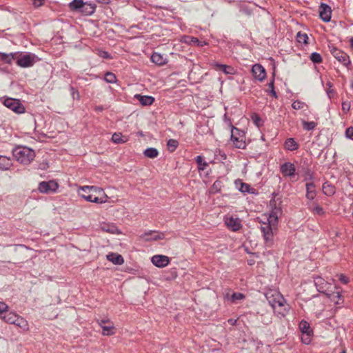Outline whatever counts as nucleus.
Returning a JSON list of instances; mask_svg holds the SVG:
<instances>
[{
	"label": "nucleus",
	"mask_w": 353,
	"mask_h": 353,
	"mask_svg": "<svg viewBox=\"0 0 353 353\" xmlns=\"http://www.w3.org/2000/svg\"><path fill=\"white\" fill-rule=\"evenodd\" d=\"M271 293V296H269L270 293L266 294L270 305L279 318L285 317L291 308L290 305L287 303L286 300L279 292L274 291Z\"/></svg>",
	"instance_id": "nucleus-1"
},
{
	"label": "nucleus",
	"mask_w": 353,
	"mask_h": 353,
	"mask_svg": "<svg viewBox=\"0 0 353 353\" xmlns=\"http://www.w3.org/2000/svg\"><path fill=\"white\" fill-rule=\"evenodd\" d=\"M314 285L317 291L320 293L325 294L330 299L335 303L336 305L341 304L343 301L342 296L339 292H330L332 288V284L325 281L321 276L314 277Z\"/></svg>",
	"instance_id": "nucleus-2"
},
{
	"label": "nucleus",
	"mask_w": 353,
	"mask_h": 353,
	"mask_svg": "<svg viewBox=\"0 0 353 353\" xmlns=\"http://www.w3.org/2000/svg\"><path fill=\"white\" fill-rule=\"evenodd\" d=\"M12 155L17 161L21 164H29L34 158L33 150L26 146L18 145L12 150Z\"/></svg>",
	"instance_id": "nucleus-3"
},
{
	"label": "nucleus",
	"mask_w": 353,
	"mask_h": 353,
	"mask_svg": "<svg viewBox=\"0 0 353 353\" xmlns=\"http://www.w3.org/2000/svg\"><path fill=\"white\" fill-rule=\"evenodd\" d=\"M1 319L7 323L12 324L19 327L23 332H28L29 330V324L28 321L23 317L18 315L14 312H9L8 310L1 315Z\"/></svg>",
	"instance_id": "nucleus-4"
},
{
	"label": "nucleus",
	"mask_w": 353,
	"mask_h": 353,
	"mask_svg": "<svg viewBox=\"0 0 353 353\" xmlns=\"http://www.w3.org/2000/svg\"><path fill=\"white\" fill-rule=\"evenodd\" d=\"M68 7L75 12L89 16L95 12L97 6L95 3H91L89 1H70Z\"/></svg>",
	"instance_id": "nucleus-5"
},
{
	"label": "nucleus",
	"mask_w": 353,
	"mask_h": 353,
	"mask_svg": "<svg viewBox=\"0 0 353 353\" xmlns=\"http://www.w3.org/2000/svg\"><path fill=\"white\" fill-rule=\"evenodd\" d=\"M16 64L23 68L33 66L40 59L34 53L17 52Z\"/></svg>",
	"instance_id": "nucleus-6"
},
{
	"label": "nucleus",
	"mask_w": 353,
	"mask_h": 353,
	"mask_svg": "<svg viewBox=\"0 0 353 353\" xmlns=\"http://www.w3.org/2000/svg\"><path fill=\"white\" fill-rule=\"evenodd\" d=\"M277 223L263 222L260 226V230L264 240L265 247L271 248L274 243V233L272 226L276 225Z\"/></svg>",
	"instance_id": "nucleus-7"
},
{
	"label": "nucleus",
	"mask_w": 353,
	"mask_h": 353,
	"mask_svg": "<svg viewBox=\"0 0 353 353\" xmlns=\"http://www.w3.org/2000/svg\"><path fill=\"white\" fill-rule=\"evenodd\" d=\"M245 138V133L243 130L232 126L230 140L232 141L235 148L245 149L246 147Z\"/></svg>",
	"instance_id": "nucleus-8"
},
{
	"label": "nucleus",
	"mask_w": 353,
	"mask_h": 353,
	"mask_svg": "<svg viewBox=\"0 0 353 353\" xmlns=\"http://www.w3.org/2000/svg\"><path fill=\"white\" fill-rule=\"evenodd\" d=\"M0 100L6 107L17 114H22L26 111L24 105L19 99L6 97L1 98Z\"/></svg>",
	"instance_id": "nucleus-9"
},
{
	"label": "nucleus",
	"mask_w": 353,
	"mask_h": 353,
	"mask_svg": "<svg viewBox=\"0 0 353 353\" xmlns=\"http://www.w3.org/2000/svg\"><path fill=\"white\" fill-rule=\"evenodd\" d=\"M330 52L332 56L345 67L349 69V66L351 64V61L349 55L345 52L338 49L337 48L332 46H329Z\"/></svg>",
	"instance_id": "nucleus-10"
},
{
	"label": "nucleus",
	"mask_w": 353,
	"mask_h": 353,
	"mask_svg": "<svg viewBox=\"0 0 353 353\" xmlns=\"http://www.w3.org/2000/svg\"><path fill=\"white\" fill-rule=\"evenodd\" d=\"M270 206L271 208V210L268 217V221L270 223H277L279 215L282 213V208L281 206L276 205V203L274 199L270 200Z\"/></svg>",
	"instance_id": "nucleus-11"
},
{
	"label": "nucleus",
	"mask_w": 353,
	"mask_h": 353,
	"mask_svg": "<svg viewBox=\"0 0 353 353\" xmlns=\"http://www.w3.org/2000/svg\"><path fill=\"white\" fill-rule=\"evenodd\" d=\"M59 188L58 183L53 181H42L39 183L38 190L40 192L44 194H49L54 192Z\"/></svg>",
	"instance_id": "nucleus-12"
},
{
	"label": "nucleus",
	"mask_w": 353,
	"mask_h": 353,
	"mask_svg": "<svg viewBox=\"0 0 353 353\" xmlns=\"http://www.w3.org/2000/svg\"><path fill=\"white\" fill-rule=\"evenodd\" d=\"M280 172L284 177L293 179L296 175V168L294 163L285 162L280 165Z\"/></svg>",
	"instance_id": "nucleus-13"
},
{
	"label": "nucleus",
	"mask_w": 353,
	"mask_h": 353,
	"mask_svg": "<svg viewBox=\"0 0 353 353\" xmlns=\"http://www.w3.org/2000/svg\"><path fill=\"white\" fill-rule=\"evenodd\" d=\"M319 17L324 22H330L332 18V8L325 3H321L319 8Z\"/></svg>",
	"instance_id": "nucleus-14"
},
{
	"label": "nucleus",
	"mask_w": 353,
	"mask_h": 353,
	"mask_svg": "<svg viewBox=\"0 0 353 353\" xmlns=\"http://www.w3.org/2000/svg\"><path fill=\"white\" fill-rule=\"evenodd\" d=\"M139 237L145 241H157L163 239L165 234L155 230H149L141 234Z\"/></svg>",
	"instance_id": "nucleus-15"
},
{
	"label": "nucleus",
	"mask_w": 353,
	"mask_h": 353,
	"mask_svg": "<svg viewBox=\"0 0 353 353\" xmlns=\"http://www.w3.org/2000/svg\"><path fill=\"white\" fill-rule=\"evenodd\" d=\"M252 73L254 78L259 81H263L266 77V71L264 67L259 63L252 65Z\"/></svg>",
	"instance_id": "nucleus-16"
},
{
	"label": "nucleus",
	"mask_w": 353,
	"mask_h": 353,
	"mask_svg": "<svg viewBox=\"0 0 353 353\" xmlns=\"http://www.w3.org/2000/svg\"><path fill=\"white\" fill-rule=\"evenodd\" d=\"M151 262L158 268H164L170 263V258L165 255L157 254L151 258Z\"/></svg>",
	"instance_id": "nucleus-17"
},
{
	"label": "nucleus",
	"mask_w": 353,
	"mask_h": 353,
	"mask_svg": "<svg viewBox=\"0 0 353 353\" xmlns=\"http://www.w3.org/2000/svg\"><path fill=\"white\" fill-rule=\"evenodd\" d=\"M225 223L228 228L234 232L239 230L242 227L240 220L238 218H234L233 216L226 218Z\"/></svg>",
	"instance_id": "nucleus-18"
},
{
	"label": "nucleus",
	"mask_w": 353,
	"mask_h": 353,
	"mask_svg": "<svg viewBox=\"0 0 353 353\" xmlns=\"http://www.w3.org/2000/svg\"><path fill=\"white\" fill-rule=\"evenodd\" d=\"M81 196L84 199L85 201L88 202L92 203H104L106 202V200L103 198H99L94 194H93L92 192H84L83 194H81Z\"/></svg>",
	"instance_id": "nucleus-19"
},
{
	"label": "nucleus",
	"mask_w": 353,
	"mask_h": 353,
	"mask_svg": "<svg viewBox=\"0 0 353 353\" xmlns=\"http://www.w3.org/2000/svg\"><path fill=\"white\" fill-rule=\"evenodd\" d=\"M245 296L241 292H233L230 294L229 292L224 295V299L230 301L232 303H237L239 301L245 299Z\"/></svg>",
	"instance_id": "nucleus-20"
},
{
	"label": "nucleus",
	"mask_w": 353,
	"mask_h": 353,
	"mask_svg": "<svg viewBox=\"0 0 353 353\" xmlns=\"http://www.w3.org/2000/svg\"><path fill=\"white\" fill-rule=\"evenodd\" d=\"M283 147L285 150L294 152L299 149V144L294 138L290 137L285 139L283 143Z\"/></svg>",
	"instance_id": "nucleus-21"
},
{
	"label": "nucleus",
	"mask_w": 353,
	"mask_h": 353,
	"mask_svg": "<svg viewBox=\"0 0 353 353\" xmlns=\"http://www.w3.org/2000/svg\"><path fill=\"white\" fill-rule=\"evenodd\" d=\"M308 210L314 215L323 216L325 214L324 209L320 206L317 203H307Z\"/></svg>",
	"instance_id": "nucleus-22"
},
{
	"label": "nucleus",
	"mask_w": 353,
	"mask_h": 353,
	"mask_svg": "<svg viewBox=\"0 0 353 353\" xmlns=\"http://www.w3.org/2000/svg\"><path fill=\"white\" fill-rule=\"evenodd\" d=\"M17 52L8 54L0 52V61L5 63L12 64L14 60L17 61Z\"/></svg>",
	"instance_id": "nucleus-23"
},
{
	"label": "nucleus",
	"mask_w": 353,
	"mask_h": 353,
	"mask_svg": "<svg viewBox=\"0 0 353 353\" xmlns=\"http://www.w3.org/2000/svg\"><path fill=\"white\" fill-rule=\"evenodd\" d=\"M12 165V159L10 157L0 155V170H8Z\"/></svg>",
	"instance_id": "nucleus-24"
},
{
	"label": "nucleus",
	"mask_w": 353,
	"mask_h": 353,
	"mask_svg": "<svg viewBox=\"0 0 353 353\" xmlns=\"http://www.w3.org/2000/svg\"><path fill=\"white\" fill-rule=\"evenodd\" d=\"M235 185L236 188L242 193H253V188L248 183H243L241 179H236Z\"/></svg>",
	"instance_id": "nucleus-25"
},
{
	"label": "nucleus",
	"mask_w": 353,
	"mask_h": 353,
	"mask_svg": "<svg viewBox=\"0 0 353 353\" xmlns=\"http://www.w3.org/2000/svg\"><path fill=\"white\" fill-rule=\"evenodd\" d=\"M151 61L158 65H163L168 62L167 58L159 52L152 53L151 56Z\"/></svg>",
	"instance_id": "nucleus-26"
},
{
	"label": "nucleus",
	"mask_w": 353,
	"mask_h": 353,
	"mask_svg": "<svg viewBox=\"0 0 353 353\" xmlns=\"http://www.w3.org/2000/svg\"><path fill=\"white\" fill-rule=\"evenodd\" d=\"M213 66L217 69L221 70L225 74H234L235 70L233 67L222 63L215 62Z\"/></svg>",
	"instance_id": "nucleus-27"
},
{
	"label": "nucleus",
	"mask_w": 353,
	"mask_h": 353,
	"mask_svg": "<svg viewBox=\"0 0 353 353\" xmlns=\"http://www.w3.org/2000/svg\"><path fill=\"white\" fill-rule=\"evenodd\" d=\"M299 330L303 334H305L307 336L313 334V330L311 329L310 323L305 320H302L299 323Z\"/></svg>",
	"instance_id": "nucleus-28"
},
{
	"label": "nucleus",
	"mask_w": 353,
	"mask_h": 353,
	"mask_svg": "<svg viewBox=\"0 0 353 353\" xmlns=\"http://www.w3.org/2000/svg\"><path fill=\"white\" fill-rule=\"evenodd\" d=\"M322 191L325 195L327 196H332L336 192V188L329 181H326L323 184Z\"/></svg>",
	"instance_id": "nucleus-29"
},
{
	"label": "nucleus",
	"mask_w": 353,
	"mask_h": 353,
	"mask_svg": "<svg viewBox=\"0 0 353 353\" xmlns=\"http://www.w3.org/2000/svg\"><path fill=\"white\" fill-rule=\"evenodd\" d=\"M135 98L137 99L142 105H150L154 101V98L152 96L136 94Z\"/></svg>",
	"instance_id": "nucleus-30"
},
{
	"label": "nucleus",
	"mask_w": 353,
	"mask_h": 353,
	"mask_svg": "<svg viewBox=\"0 0 353 353\" xmlns=\"http://www.w3.org/2000/svg\"><path fill=\"white\" fill-rule=\"evenodd\" d=\"M107 259L115 265H122L124 259L121 254L111 252L107 255Z\"/></svg>",
	"instance_id": "nucleus-31"
},
{
	"label": "nucleus",
	"mask_w": 353,
	"mask_h": 353,
	"mask_svg": "<svg viewBox=\"0 0 353 353\" xmlns=\"http://www.w3.org/2000/svg\"><path fill=\"white\" fill-rule=\"evenodd\" d=\"M214 159L211 161L210 163H215L216 162H223L227 159L226 154L219 148H216L214 153Z\"/></svg>",
	"instance_id": "nucleus-32"
},
{
	"label": "nucleus",
	"mask_w": 353,
	"mask_h": 353,
	"mask_svg": "<svg viewBox=\"0 0 353 353\" xmlns=\"http://www.w3.org/2000/svg\"><path fill=\"white\" fill-rule=\"evenodd\" d=\"M199 172L203 171L208 166V163L204 161L203 156L199 155L194 158Z\"/></svg>",
	"instance_id": "nucleus-33"
},
{
	"label": "nucleus",
	"mask_w": 353,
	"mask_h": 353,
	"mask_svg": "<svg viewBox=\"0 0 353 353\" xmlns=\"http://www.w3.org/2000/svg\"><path fill=\"white\" fill-rule=\"evenodd\" d=\"M223 187V183L219 179L216 180L212 187L210 188V192L215 194L221 192Z\"/></svg>",
	"instance_id": "nucleus-34"
},
{
	"label": "nucleus",
	"mask_w": 353,
	"mask_h": 353,
	"mask_svg": "<svg viewBox=\"0 0 353 353\" xmlns=\"http://www.w3.org/2000/svg\"><path fill=\"white\" fill-rule=\"evenodd\" d=\"M145 157L150 159H154L158 157L159 151L154 148H148L143 151Z\"/></svg>",
	"instance_id": "nucleus-35"
},
{
	"label": "nucleus",
	"mask_w": 353,
	"mask_h": 353,
	"mask_svg": "<svg viewBox=\"0 0 353 353\" xmlns=\"http://www.w3.org/2000/svg\"><path fill=\"white\" fill-rule=\"evenodd\" d=\"M81 190L83 192H92L93 194H94H94L100 193V192L104 193L103 189L98 188L97 186L85 185V186L81 187Z\"/></svg>",
	"instance_id": "nucleus-36"
},
{
	"label": "nucleus",
	"mask_w": 353,
	"mask_h": 353,
	"mask_svg": "<svg viewBox=\"0 0 353 353\" xmlns=\"http://www.w3.org/2000/svg\"><path fill=\"white\" fill-rule=\"evenodd\" d=\"M179 146V141L176 139H170L167 141V148L170 152H173Z\"/></svg>",
	"instance_id": "nucleus-37"
},
{
	"label": "nucleus",
	"mask_w": 353,
	"mask_h": 353,
	"mask_svg": "<svg viewBox=\"0 0 353 353\" xmlns=\"http://www.w3.org/2000/svg\"><path fill=\"white\" fill-rule=\"evenodd\" d=\"M102 328V334L104 336H110L114 334V327L113 323L109 325H104L101 327Z\"/></svg>",
	"instance_id": "nucleus-38"
},
{
	"label": "nucleus",
	"mask_w": 353,
	"mask_h": 353,
	"mask_svg": "<svg viewBox=\"0 0 353 353\" xmlns=\"http://www.w3.org/2000/svg\"><path fill=\"white\" fill-rule=\"evenodd\" d=\"M270 90H267V93L272 97L277 99L278 95L274 90V77H273L271 81L268 83Z\"/></svg>",
	"instance_id": "nucleus-39"
},
{
	"label": "nucleus",
	"mask_w": 353,
	"mask_h": 353,
	"mask_svg": "<svg viewBox=\"0 0 353 353\" xmlns=\"http://www.w3.org/2000/svg\"><path fill=\"white\" fill-rule=\"evenodd\" d=\"M112 141L114 143H124L127 141V139H123L121 133L115 132L112 136Z\"/></svg>",
	"instance_id": "nucleus-40"
},
{
	"label": "nucleus",
	"mask_w": 353,
	"mask_h": 353,
	"mask_svg": "<svg viewBox=\"0 0 353 353\" xmlns=\"http://www.w3.org/2000/svg\"><path fill=\"white\" fill-rule=\"evenodd\" d=\"M296 41L297 42L303 44L308 43V37L306 33H302L301 32H299L296 34Z\"/></svg>",
	"instance_id": "nucleus-41"
},
{
	"label": "nucleus",
	"mask_w": 353,
	"mask_h": 353,
	"mask_svg": "<svg viewBox=\"0 0 353 353\" xmlns=\"http://www.w3.org/2000/svg\"><path fill=\"white\" fill-rule=\"evenodd\" d=\"M302 124L303 129L307 131L313 130L317 125V123L314 121H303Z\"/></svg>",
	"instance_id": "nucleus-42"
},
{
	"label": "nucleus",
	"mask_w": 353,
	"mask_h": 353,
	"mask_svg": "<svg viewBox=\"0 0 353 353\" xmlns=\"http://www.w3.org/2000/svg\"><path fill=\"white\" fill-rule=\"evenodd\" d=\"M104 80L107 83H116V81H117V77L114 73H112L111 72H107L105 74Z\"/></svg>",
	"instance_id": "nucleus-43"
},
{
	"label": "nucleus",
	"mask_w": 353,
	"mask_h": 353,
	"mask_svg": "<svg viewBox=\"0 0 353 353\" xmlns=\"http://www.w3.org/2000/svg\"><path fill=\"white\" fill-rule=\"evenodd\" d=\"M310 60L315 64H319L322 62L323 59L321 55L318 52H312L310 56Z\"/></svg>",
	"instance_id": "nucleus-44"
},
{
	"label": "nucleus",
	"mask_w": 353,
	"mask_h": 353,
	"mask_svg": "<svg viewBox=\"0 0 353 353\" xmlns=\"http://www.w3.org/2000/svg\"><path fill=\"white\" fill-rule=\"evenodd\" d=\"M252 120L254 125L257 127H261L263 125V121L258 114L252 115Z\"/></svg>",
	"instance_id": "nucleus-45"
},
{
	"label": "nucleus",
	"mask_w": 353,
	"mask_h": 353,
	"mask_svg": "<svg viewBox=\"0 0 353 353\" xmlns=\"http://www.w3.org/2000/svg\"><path fill=\"white\" fill-rule=\"evenodd\" d=\"M102 229L103 231L108 232L111 234H120V231H119V230L115 226L113 225L103 226Z\"/></svg>",
	"instance_id": "nucleus-46"
},
{
	"label": "nucleus",
	"mask_w": 353,
	"mask_h": 353,
	"mask_svg": "<svg viewBox=\"0 0 353 353\" xmlns=\"http://www.w3.org/2000/svg\"><path fill=\"white\" fill-rule=\"evenodd\" d=\"M306 105L305 103L301 101H294L292 104V107L294 110H301Z\"/></svg>",
	"instance_id": "nucleus-47"
},
{
	"label": "nucleus",
	"mask_w": 353,
	"mask_h": 353,
	"mask_svg": "<svg viewBox=\"0 0 353 353\" xmlns=\"http://www.w3.org/2000/svg\"><path fill=\"white\" fill-rule=\"evenodd\" d=\"M341 106H342V111L343 112V113L347 114L350 110L351 103L349 101H343Z\"/></svg>",
	"instance_id": "nucleus-48"
},
{
	"label": "nucleus",
	"mask_w": 353,
	"mask_h": 353,
	"mask_svg": "<svg viewBox=\"0 0 353 353\" xmlns=\"http://www.w3.org/2000/svg\"><path fill=\"white\" fill-rule=\"evenodd\" d=\"M70 91L71 96L74 99H78V100L79 99L80 94H79V92L77 89H76L73 86H70Z\"/></svg>",
	"instance_id": "nucleus-49"
},
{
	"label": "nucleus",
	"mask_w": 353,
	"mask_h": 353,
	"mask_svg": "<svg viewBox=\"0 0 353 353\" xmlns=\"http://www.w3.org/2000/svg\"><path fill=\"white\" fill-rule=\"evenodd\" d=\"M8 305L6 303L0 301V318L1 317V315L8 311Z\"/></svg>",
	"instance_id": "nucleus-50"
},
{
	"label": "nucleus",
	"mask_w": 353,
	"mask_h": 353,
	"mask_svg": "<svg viewBox=\"0 0 353 353\" xmlns=\"http://www.w3.org/2000/svg\"><path fill=\"white\" fill-rule=\"evenodd\" d=\"M345 135L347 139H353V126L346 128Z\"/></svg>",
	"instance_id": "nucleus-51"
},
{
	"label": "nucleus",
	"mask_w": 353,
	"mask_h": 353,
	"mask_svg": "<svg viewBox=\"0 0 353 353\" xmlns=\"http://www.w3.org/2000/svg\"><path fill=\"white\" fill-rule=\"evenodd\" d=\"M316 196V190L312 191H307L305 194V197L307 199L310 200V201H313L314 198Z\"/></svg>",
	"instance_id": "nucleus-52"
},
{
	"label": "nucleus",
	"mask_w": 353,
	"mask_h": 353,
	"mask_svg": "<svg viewBox=\"0 0 353 353\" xmlns=\"http://www.w3.org/2000/svg\"><path fill=\"white\" fill-rule=\"evenodd\" d=\"M98 55H99L100 57L103 58V59H111V58H112V57H111V55L109 54V52H107V51H105V50H99V51H98Z\"/></svg>",
	"instance_id": "nucleus-53"
},
{
	"label": "nucleus",
	"mask_w": 353,
	"mask_h": 353,
	"mask_svg": "<svg viewBox=\"0 0 353 353\" xmlns=\"http://www.w3.org/2000/svg\"><path fill=\"white\" fill-rule=\"evenodd\" d=\"M97 323L100 327L105 325L106 323H108L109 325L112 323L108 319H98Z\"/></svg>",
	"instance_id": "nucleus-54"
},
{
	"label": "nucleus",
	"mask_w": 353,
	"mask_h": 353,
	"mask_svg": "<svg viewBox=\"0 0 353 353\" xmlns=\"http://www.w3.org/2000/svg\"><path fill=\"white\" fill-rule=\"evenodd\" d=\"M339 280L344 284H347L349 282V279L345 275L341 274L339 276Z\"/></svg>",
	"instance_id": "nucleus-55"
},
{
	"label": "nucleus",
	"mask_w": 353,
	"mask_h": 353,
	"mask_svg": "<svg viewBox=\"0 0 353 353\" xmlns=\"http://www.w3.org/2000/svg\"><path fill=\"white\" fill-rule=\"evenodd\" d=\"M305 188H306V192L307 191L315 190V185L313 182L307 183L305 185Z\"/></svg>",
	"instance_id": "nucleus-56"
},
{
	"label": "nucleus",
	"mask_w": 353,
	"mask_h": 353,
	"mask_svg": "<svg viewBox=\"0 0 353 353\" xmlns=\"http://www.w3.org/2000/svg\"><path fill=\"white\" fill-rule=\"evenodd\" d=\"M240 11L245 13V14L250 15L252 14V11L250 9H248L245 6H241L240 7Z\"/></svg>",
	"instance_id": "nucleus-57"
},
{
	"label": "nucleus",
	"mask_w": 353,
	"mask_h": 353,
	"mask_svg": "<svg viewBox=\"0 0 353 353\" xmlns=\"http://www.w3.org/2000/svg\"><path fill=\"white\" fill-rule=\"evenodd\" d=\"M105 109V108L102 105H96L94 108V110L95 112H103L104 110Z\"/></svg>",
	"instance_id": "nucleus-58"
},
{
	"label": "nucleus",
	"mask_w": 353,
	"mask_h": 353,
	"mask_svg": "<svg viewBox=\"0 0 353 353\" xmlns=\"http://www.w3.org/2000/svg\"><path fill=\"white\" fill-rule=\"evenodd\" d=\"M301 339H302L303 343L305 344H309L311 341L310 336H306V337L302 336Z\"/></svg>",
	"instance_id": "nucleus-59"
},
{
	"label": "nucleus",
	"mask_w": 353,
	"mask_h": 353,
	"mask_svg": "<svg viewBox=\"0 0 353 353\" xmlns=\"http://www.w3.org/2000/svg\"><path fill=\"white\" fill-rule=\"evenodd\" d=\"M43 1H33V5H34V6L35 8H39V7H40V6H43Z\"/></svg>",
	"instance_id": "nucleus-60"
},
{
	"label": "nucleus",
	"mask_w": 353,
	"mask_h": 353,
	"mask_svg": "<svg viewBox=\"0 0 353 353\" xmlns=\"http://www.w3.org/2000/svg\"><path fill=\"white\" fill-rule=\"evenodd\" d=\"M228 323H229L230 325H234L236 324V320H235V319H228Z\"/></svg>",
	"instance_id": "nucleus-61"
},
{
	"label": "nucleus",
	"mask_w": 353,
	"mask_h": 353,
	"mask_svg": "<svg viewBox=\"0 0 353 353\" xmlns=\"http://www.w3.org/2000/svg\"><path fill=\"white\" fill-rule=\"evenodd\" d=\"M306 174L309 176L310 179H312L313 176H312V174L311 173L310 170H308L307 172L306 173Z\"/></svg>",
	"instance_id": "nucleus-62"
},
{
	"label": "nucleus",
	"mask_w": 353,
	"mask_h": 353,
	"mask_svg": "<svg viewBox=\"0 0 353 353\" xmlns=\"http://www.w3.org/2000/svg\"><path fill=\"white\" fill-rule=\"evenodd\" d=\"M333 92L332 90H329L327 91V96L330 99H331V96H330V94Z\"/></svg>",
	"instance_id": "nucleus-63"
},
{
	"label": "nucleus",
	"mask_w": 353,
	"mask_h": 353,
	"mask_svg": "<svg viewBox=\"0 0 353 353\" xmlns=\"http://www.w3.org/2000/svg\"><path fill=\"white\" fill-rule=\"evenodd\" d=\"M350 43L352 47H353V37H352L350 40Z\"/></svg>",
	"instance_id": "nucleus-64"
}]
</instances>
